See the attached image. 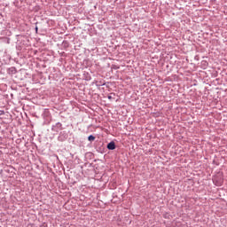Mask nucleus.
<instances>
[{"label":"nucleus","mask_w":227,"mask_h":227,"mask_svg":"<svg viewBox=\"0 0 227 227\" xmlns=\"http://www.w3.org/2000/svg\"><path fill=\"white\" fill-rule=\"evenodd\" d=\"M35 33H38V27H35Z\"/></svg>","instance_id":"12"},{"label":"nucleus","mask_w":227,"mask_h":227,"mask_svg":"<svg viewBox=\"0 0 227 227\" xmlns=\"http://www.w3.org/2000/svg\"><path fill=\"white\" fill-rule=\"evenodd\" d=\"M62 46L64 49H68V47L70 46V43H68V41H63Z\"/></svg>","instance_id":"4"},{"label":"nucleus","mask_w":227,"mask_h":227,"mask_svg":"<svg viewBox=\"0 0 227 227\" xmlns=\"http://www.w3.org/2000/svg\"><path fill=\"white\" fill-rule=\"evenodd\" d=\"M96 86H97L98 88H100V86H106V82H96Z\"/></svg>","instance_id":"7"},{"label":"nucleus","mask_w":227,"mask_h":227,"mask_svg":"<svg viewBox=\"0 0 227 227\" xmlns=\"http://www.w3.org/2000/svg\"><path fill=\"white\" fill-rule=\"evenodd\" d=\"M10 71H11L12 74H15L16 69H15V67H11V68H10Z\"/></svg>","instance_id":"11"},{"label":"nucleus","mask_w":227,"mask_h":227,"mask_svg":"<svg viewBox=\"0 0 227 227\" xmlns=\"http://www.w3.org/2000/svg\"><path fill=\"white\" fill-rule=\"evenodd\" d=\"M51 130L53 132H59V130H63V124H61V122H57L51 127Z\"/></svg>","instance_id":"2"},{"label":"nucleus","mask_w":227,"mask_h":227,"mask_svg":"<svg viewBox=\"0 0 227 227\" xmlns=\"http://www.w3.org/2000/svg\"><path fill=\"white\" fill-rule=\"evenodd\" d=\"M51 114L49 113V110H44V113L43 114V118H49Z\"/></svg>","instance_id":"6"},{"label":"nucleus","mask_w":227,"mask_h":227,"mask_svg":"<svg viewBox=\"0 0 227 227\" xmlns=\"http://www.w3.org/2000/svg\"><path fill=\"white\" fill-rule=\"evenodd\" d=\"M95 139H96V137H95V136H93V135H90V136L88 137V141H90V143L93 142V141H95Z\"/></svg>","instance_id":"8"},{"label":"nucleus","mask_w":227,"mask_h":227,"mask_svg":"<svg viewBox=\"0 0 227 227\" xmlns=\"http://www.w3.org/2000/svg\"><path fill=\"white\" fill-rule=\"evenodd\" d=\"M115 94L114 93H111L109 96H108V100H113V97H114Z\"/></svg>","instance_id":"10"},{"label":"nucleus","mask_w":227,"mask_h":227,"mask_svg":"<svg viewBox=\"0 0 227 227\" xmlns=\"http://www.w3.org/2000/svg\"><path fill=\"white\" fill-rule=\"evenodd\" d=\"M201 66L205 69V68H207V67H208V62H207V60H202Z\"/></svg>","instance_id":"5"},{"label":"nucleus","mask_w":227,"mask_h":227,"mask_svg":"<svg viewBox=\"0 0 227 227\" xmlns=\"http://www.w3.org/2000/svg\"><path fill=\"white\" fill-rule=\"evenodd\" d=\"M85 75V81H91V76L88 73H84Z\"/></svg>","instance_id":"9"},{"label":"nucleus","mask_w":227,"mask_h":227,"mask_svg":"<svg viewBox=\"0 0 227 227\" xmlns=\"http://www.w3.org/2000/svg\"><path fill=\"white\" fill-rule=\"evenodd\" d=\"M68 139V133L67 131H61L58 137V141L63 143V141H67Z\"/></svg>","instance_id":"1"},{"label":"nucleus","mask_w":227,"mask_h":227,"mask_svg":"<svg viewBox=\"0 0 227 227\" xmlns=\"http://www.w3.org/2000/svg\"><path fill=\"white\" fill-rule=\"evenodd\" d=\"M106 148L107 150H116V144L114 143V141H111L107 144Z\"/></svg>","instance_id":"3"}]
</instances>
